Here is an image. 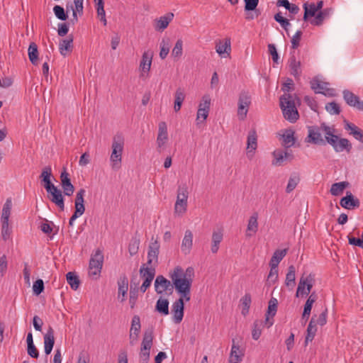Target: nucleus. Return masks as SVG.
Returning <instances> with one entry per match:
<instances>
[{
    "mask_svg": "<svg viewBox=\"0 0 363 363\" xmlns=\"http://www.w3.org/2000/svg\"><path fill=\"white\" fill-rule=\"evenodd\" d=\"M194 276V270L193 267H189L184 272L183 269L179 266L176 267L169 275L172 281L173 288H175L178 294L184 291L191 290Z\"/></svg>",
    "mask_w": 363,
    "mask_h": 363,
    "instance_id": "1",
    "label": "nucleus"
},
{
    "mask_svg": "<svg viewBox=\"0 0 363 363\" xmlns=\"http://www.w3.org/2000/svg\"><path fill=\"white\" fill-rule=\"evenodd\" d=\"M296 98L295 95L284 94L279 99L283 116L291 123H295L299 118V113L295 104Z\"/></svg>",
    "mask_w": 363,
    "mask_h": 363,
    "instance_id": "2",
    "label": "nucleus"
},
{
    "mask_svg": "<svg viewBox=\"0 0 363 363\" xmlns=\"http://www.w3.org/2000/svg\"><path fill=\"white\" fill-rule=\"evenodd\" d=\"M124 141L121 135H116L112 143V152L110 160L113 169H118L121 167L122 153L123 150Z\"/></svg>",
    "mask_w": 363,
    "mask_h": 363,
    "instance_id": "3",
    "label": "nucleus"
},
{
    "mask_svg": "<svg viewBox=\"0 0 363 363\" xmlns=\"http://www.w3.org/2000/svg\"><path fill=\"white\" fill-rule=\"evenodd\" d=\"M152 340L153 330L151 328L145 330L139 354L140 363H148L150 359V351L152 346Z\"/></svg>",
    "mask_w": 363,
    "mask_h": 363,
    "instance_id": "4",
    "label": "nucleus"
},
{
    "mask_svg": "<svg viewBox=\"0 0 363 363\" xmlns=\"http://www.w3.org/2000/svg\"><path fill=\"white\" fill-rule=\"evenodd\" d=\"M188 194L187 186L185 184L179 186L177 189V201L174 205L175 213L181 216L186 211Z\"/></svg>",
    "mask_w": 363,
    "mask_h": 363,
    "instance_id": "5",
    "label": "nucleus"
},
{
    "mask_svg": "<svg viewBox=\"0 0 363 363\" xmlns=\"http://www.w3.org/2000/svg\"><path fill=\"white\" fill-rule=\"evenodd\" d=\"M104 262V255L101 250H98L94 255L91 256L89 261V274L94 279H97L99 276Z\"/></svg>",
    "mask_w": 363,
    "mask_h": 363,
    "instance_id": "6",
    "label": "nucleus"
},
{
    "mask_svg": "<svg viewBox=\"0 0 363 363\" xmlns=\"http://www.w3.org/2000/svg\"><path fill=\"white\" fill-rule=\"evenodd\" d=\"M323 126L328 125L323 123L320 126H309L307 142L315 145H325V140L322 137V133L325 134Z\"/></svg>",
    "mask_w": 363,
    "mask_h": 363,
    "instance_id": "7",
    "label": "nucleus"
},
{
    "mask_svg": "<svg viewBox=\"0 0 363 363\" xmlns=\"http://www.w3.org/2000/svg\"><path fill=\"white\" fill-rule=\"evenodd\" d=\"M251 104V96L247 91L240 92L238 99V116L240 120H244Z\"/></svg>",
    "mask_w": 363,
    "mask_h": 363,
    "instance_id": "8",
    "label": "nucleus"
},
{
    "mask_svg": "<svg viewBox=\"0 0 363 363\" xmlns=\"http://www.w3.org/2000/svg\"><path fill=\"white\" fill-rule=\"evenodd\" d=\"M329 83L321 82L317 78L311 81V87L316 94H321L327 96H335V90L328 87Z\"/></svg>",
    "mask_w": 363,
    "mask_h": 363,
    "instance_id": "9",
    "label": "nucleus"
},
{
    "mask_svg": "<svg viewBox=\"0 0 363 363\" xmlns=\"http://www.w3.org/2000/svg\"><path fill=\"white\" fill-rule=\"evenodd\" d=\"M274 160H272V165L282 166L286 162H291L294 159V155L291 151L284 150L281 149L275 150L272 152Z\"/></svg>",
    "mask_w": 363,
    "mask_h": 363,
    "instance_id": "10",
    "label": "nucleus"
},
{
    "mask_svg": "<svg viewBox=\"0 0 363 363\" xmlns=\"http://www.w3.org/2000/svg\"><path fill=\"white\" fill-rule=\"evenodd\" d=\"M211 105V99L209 96L205 95L203 96L201 101L199 104V109L197 111L196 121L197 125L206 121L208 116Z\"/></svg>",
    "mask_w": 363,
    "mask_h": 363,
    "instance_id": "11",
    "label": "nucleus"
},
{
    "mask_svg": "<svg viewBox=\"0 0 363 363\" xmlns=\"http://www.w3.org/2000/svg\"><path fill=\"white\" fill-rule=\"evenodd\" d=\"M46 191L50 201L55 203L61 211H64L65 202L62 191L57 186H53Z\"/></svg>",
    "mask_w": 363,
    "mask_h": 363,
    "instance_id": "12",
    "label": "nucleus"
},
{
    "mask_svg": "<svg viewBox=\"0 0 363 363\" xmlns=\"http://www.w3.org/2000/svg\"><path fill=\"white\" fill-rule=\"evenodd\" d=\"M342 96L347 105L363 111V101H361L358 96L348 89H345L342 91Z\"/></svg>",
    "mask_w": 363,
    "mask_h": 363,
    "instance_id": "13",
    "label": "nucleus"
},
{
    "mask_svg": "<svg viewBox=\"0 0 363 363\" xmlns=\"http://www.w3.org/2000/svg\"><path fill=\"white\" fill-rule=\"evenodd\" d=\"M61 186L63 193L65 196H70L74 191V186L69 179V174L67 172L66 167H63V171L60 174Z\"/></svg>",
    "mask_w": 363,
    "mask_h": 363,
    "instance_id": "14",
    "label": "nucleus"
},
{
    "mask_svg": "<svg viewBox=\"0 0 363 363\" xmlns=\"http://www.w3.org/2000/svg\"><path fill=\"white\" fill-rule=\"evenodd\" d=\"M152 57L153 52L150 50H146L143 53L139 65V69L141 72L140 77H144L145 73H148L150 72Z\"/></svg>",
    "mask_w": 363,
    "mask_h": 363,
    "instance_id": "15",
    "label": "nucleus"
},
{
    "mask_svg": "<svg viewBox=\"0 0 363 363\" xmlns=\"http://www.w3.org/2000/svg\"><path fill=\"white\" fill-rule=\"evenodd\" d=\"M155 289L158 294L173 289V284L162 275H158L155 281Z\"/></svg>",
    "mask_w": 363,
    "mask_h": 363,
    "instance_id": "16",
    "label": "nucleus"
},
{
    "mask_svg": "<svg viewBox=\"0 0 363 363\" xmlns=\"http://www.w3.org/2000/svg\"><path fill=\"white\" fill-rule=\"evenodd\" d=\"M160 247V243L157 240L155 241H152L150 243L147 252V262L146 264L147 265L152 267V264L153 263H157Z\"/></svg>",
    "mask_w": 363,
    "mask_h": 363,
    "instance_id": "17",
    "label": "nucleus"
},
{
    "mask_svg": "<svg viewBox=\"0 0 363 363\" xmlns=\"http://www.w3.org/2000/svg\"><path fill=\"white\" fill-rule=\"evenodd\" d=\"M184 303L182 298L176 300L172 306L173 320L175 323H180L184 317Z\"/></svg>",
    "mask_w": 363,
    "mask_h": 363,
    "instance_id": "18",
    "label": "nucleus"
},
{
    "mask_svg": "<svg viewBox=\"0 0 363 363\" xmlns=\"http://www.w3.org/2000/svg\"><path fill=\"white\" fill-rule=\"evenodd\" d=\"M86 191L84 189H80L76 194L75 200H74V215H76L79 217L82 216L85 211V206H84V196L85 195Z\"/></svg>",
    "mask_w": 363,
    "mask_h": 363,
    "instance_id": "19",
    "label": "nucleus"
},
{
    "mask_svg": "<svg viewBox=\"0 0 363 363\" xmlns=\"http://www.w3.org/2000/svg\"><path fill=\"white\" fill-rule=\"evenodd\" d=\"M340 204L344 208L353 209L359 207L360 202L350 191H347L346 196L340 199Z\"/></svg>",
    "mask_w": 363,
    "mask_h": 363,
    "instance_id": "20",
    "label": "nucleus"
},
{
    "mask_svg": "<svg viewBox=\"0 0 363 363\" xmlns=\"http://www.w3.org/2000/svg\"><path fill=\"white\" fill-rule=\"evenodd\" d=\"M43 340L44 350L47 357L48 355L51 353L55 345L54 330L52 327H49L47 333L44 335ZM45 362H47V359H45Z\"/></svg>",
    "mask_w": 363,
    "mask_h": 363,
    "instance_id": "21",
    "label": "nucleus"
},
{
    "mask_svg": "<svg viewBox=\"0 0 363 363\" xmlns=\"http://www.w3.org/2000/svg\"><path fill=\"white\" fill-rule=\"evenodd\" d=\"M118 299L121 302L125 300L127 291L128 289V279L126 275L123 274L118 280Z\"/></svg>",
    "mask_w": 363,
    "mask_h": 363,
    "instance_id": "22",
    "label": "nucleus"
},
{
    "mask_svg": "<svg viewBox=\"0 0 363 363\" xmlns=\"http://www.w3.org/2000/svg\"><path fill=\"white\" fill-rule=\"evenodd\" d=\"M277 305L278 301L277 298H272L269 300L265 319V324L267 325V328L271 327L274 323L273 320H270V318H272L276 315L277 311Z\"/></svg>",
    "mask_w": 363,
    "mask_h": 363,
    "instance_id": "23",
    "label": "nucleus"
},
{
    "mask_svg": "<svg viewBox=\"0 0 363 363\" xmlns=\"http://www.w3.org/2000/svg\"><path fill=\"white\" fill-rule=\"evenodd\" d=\"M289 66L290 68L291 74L293 75L296 79H298L302 72L301 63L299 60H296L294 54L291 55L289 60Z\"/></svg>",
    "mask_w": 363,
    "mask_h": 363,
    "instance_id": "24",
    "label": "nucleus"
},
{
    "mask_svg": "<svg viewBox=\"0 0 363 363\" xmlns=\"http://www.w3.org/2000/svg\"><path fill=\"white\" fill-rule=\"evenodd\" d=\"M216 51L221 57H228L230 55L231 45L230 39L225 38V43L219 41L216 45Z\"/></svg>",
    "mask_w": 363,
    "mask_h": 363,
    "instance_id": "25",
    "label": "nucleus"
},
{
    "mask_svg": "<svg viewBox=\"0 0 363 363\" xmlns=\"http://www.w3.org/2000/svg\"><path fill=\"white\" fill-rule=\"evenodd\" d=\"M52 168L50 166L45 167L40 175V179L45 190H48L52 186H55L51 182Z\"/></svg>",
    "mask_w": 363,
    "mask_h": 363,
    "instance_id": "26",
    "label": "nucleus"
},
{
    "mask_svg": "<svg viewBox=\"0 0 363 363\" xmlns=\"http://www.w3.org/2000/svg\"><path fill=\"white\" fill-rule=\"evenodd\" d=\"M193 245V233L190 230L185 231L184 237L182 240L181 249L185 254H189Z\"/></svg>",
    "mask_w": 363,
    "mask_h": 363,
    "instance_id": "27",
    "label": "nucleus"
},
{
    "mask_svg": "<svg viewBox=\"0 0 363 363\" xmlns=\"http://www.w3.org/2000/svg\"><path fill=\"white\" fill-rule=\"evenodd\" d=\"M325 129V140L330 144L335 150V145H337L339 137L334 134L335 129L330 126H323Z\"/></svg>",
    "mask_w": 363,
    "mask_h": 363,
    "instance_id": "28",
    "label": "nucleus"
},
{
    "mask_svg": "<svg viewBox=\"0 0 363 363\" xmlns=\"http://www.w3.org/2000/svg\"><path fill=\"white\" fill-rule=\"evenodd\" d=\"M258 214L254 213L249 218L247 228L246 230V236L252 237L258 230Z\"/></svg>",
    "mask_w": 363,
    "mask_h": 363,
    "instance_id": "29",
    "label": "nucleus"
},
{
    "mask_svg": "<svg viewBox=\"0 0 363 363\" xmlns=\"http://www.w3.org/2000/svg\"><path fill=\"white\" fill-rule=\"evenodd\" d=\"M223 238V234L221 230H217L213 232L211 247L212 253L216 254L218 252L219 249V245L222 242Z\"/></svg>",
    "mask_w": 363,
    "mask_h": 363,
    "instance_id": "30",
    "label": "nucleus"
},
{
    "mask_svg": "<svg viewBox=\"0 0 363 363\" xmlns=\"http://www.w3.org/2000/svg\"><path fill=\"white\" fill-rule=\"evenodd\" d=\"M345 128L350 131V135H352L356 140L363 143V131L357 125L352 123L345 121Z\"/></svg>",
    "mask_w": 363,
    "mask_h": 363,
    "instance_id": "31",
    "label": "nucleus"
},
{
    "mask_svg": "<svg viewBox=\"0 0 363 363\" xmlns=\"http://www.w3.org/2000/svg\"><path fill=\"white\" fill-rule=\"evenodd\" d=\"M167 140V128L165 122H160L158 125V135L157 143L160 147L164 145Z\"/></svg>",
    "mask_w": 363,
    "mask_h": 363,
    "instance_id": "32",
    "label": "nucleus"
},
{
    "mask_svg": "<svg viewBox=\"0 0 363 363\" xmlns=\"http://www.w3.org/2000/svg\"><path fill=\"white\" fill-rule=\"evenodd\" d=\"M140 274L144 280L152 282L155 275V269L148 265L145 267L144 264L140 269Z\"/></svg>",
    "mask_w": 363,
    "mask_h": 363,
    "instance_id": "33",
    "label": "nucleus"
},
{
    "mask_svg": "<svg viewBox=\"0 0 363 363\" xmlns=\"http://www.w3.org/2000/svg\"><path fill=\"white\" fill-rule=\"evenodd\" d=\"M294 131L288 129L286 130L284 133L282 135L283 143L282 145L285 148H289L293 146L296 142V138H294Z\"/></svg>",
    "mask_w": 363,
    "mask_h": 363,
    "instance_id": "34",
    "label": "nucleus"
},
{
    "mask_svg": "<svg viewBox=\"0 0 363 363\" xmlns=\"http://www.w3.org/2000/svg\"><path fill=\"white\" fill-rule=\"evenodd\" d=\"M315 315L312 317L308 325L307 335L305 339V345H307L309 342H311L313 340L317 332V326L315 324Z\"/></svg>",
    "mask_w": 363,
    "mask_h": 363,
    "instance_id": "35",
    "label": "nucleus"
},
{
    "mask_svg": "<svg viewBox=\"0 0 363 363\" xmlns=\"http://www.w3.org/2000/svg\"><path fill=\"white\" fill-rule=\"evenodd\" d=\"M257 136L256 131L255 130H252L249 132L248 136H247V153L250 152H253L257 149Z\"/></svg>",
    "mask_w": 363,
    "mask_h": 363,
    "instance_id": "36",
    "label": "nucleus"
},
{
    "mask_svg": "<svg viewBox=\"0 0 363 363\" xmlns=\"http://www.w3.org/2000/svg\"><path fill=\"white\" fill-rule=\"evenodd\" d=\"M155 311L162 315H167L169 314V301L166 298L160 297L156 303Z\"/></svg>",
    "mask_w": 363,
    "mask_h": 363,
    "instance_id": "37",
    "label": "nucleus"
},
{
    "mask_svg": "<svg viewBox=\"0 0 363 363\" xmlns=\"http://www.w3.org/2000/svg\"><path fill=\"white\" fill-rule=\"evenodd\" d=\"M286 253H287V249L277 250L274 252V254L270 259L269 265L278 267L279 262L286 256Z\"/></svg>",
    "mask_w": 363,
    "mask_h": 363,
    "instance_id": "38",
    "label": "nucleus"
},
{
    "mask_svg": "<svg viewBox=\"0 0 363 363\" xmlns=\"http://www.w3.org/2000/svg\"><path fill=\"white\" fill-rule=\"evenodd\" d=\"M174 18L172 13H168L166 15L161 16L157 21L156 29L164 30L165 29L169 23L172 21Z\"/></svg>",
    "mask_w": 363,
    "mask_h": 363,
    "instance_id": "39",
    "label": "nucleus"
},
{
    "mask_svg": "<svg viewBox=\"0 0 363 363\" xmlns=\"http://www.w3.org/2000/svg\"><path fill=\"white\" fill-rule=\"evenodd\" d=\"M317 299L318 294L315 291L312 292L304 305L303 315L305 317L307 316V315L311 314L313 304L317 301Z\"/></svg>",
    "mask_w": 363,
    "mask_h": 363,
    "instance_id": "40",
    "label": "nucleus"
},
{
    "mask_svg": "<svg viewBox=\"0 0 363 363\" xmlns=\"http://www.w3.org/2000/svg\"><path fill=\"white\" fill-rule=\"evenodd\" d=\"M331 9H325L320 11L316 15L315 18L311 21V23L315 26H320L323 21L328 18L330 14Z\"/></svg>",
    "mask_w": 363,
    "mask_h": 363,
    "instance_id": "41",
    "label": "nucleus"
},
{
    "mask_svg": "<svg viewBox=\"0 0 363 363\" xmlns=\"http://www.w3.org/2000/svg\"><path fill=\"white\" fill-rule=\"evenodd\" d=\"M349 186L347 182H341L332 184L330 192L333 196H339Z\"/></svg>",
    "mask_w": 363,
    "mask_h": 363,
    "instance_id": "42",
    "label": "nucleus"
},
{
    "mask_svg": "<svg viewBox=\"0 0 363 363\" xmlns=\"http://www.w3.org/2000/svg\"><path fill=\"white\" fill-rule=\"evenodd\" d=\"M12 207V201L11 199H7L4 204L2 213L1 217V222L9 223V217L11 215V210Z\"/></svg>",
    "mask_w": 363,
    "mask_h": 363,
    "instance_id": "43",
    "label": "nucleus"
},
{
    "mask_svg": "<svg viewBox=\"0 0 363 363\" xmlns=\"http://www.w3.org/2000/svg\"><path fill=\"white\" fill-rule=\"evenodd\" d=\"M28 57L31 63L34 65L38 64V46L35 43H30L28 48Z\"/></svg>",
    "mask_w": 363,
    "mask_h": 363,
    "instance_id": "44",
    "label": "nucleus"
},
{
    "mask_svg": "<svg viewBox=\"0 0 363 363\" xmlns=\"http://www.w3.org/2000/svg\"><path fill=\"white\" fill-rule=\"evenodd\" d=\"M67 11H65V9L59 5H56L53 7V12L56 16V18L60 21H66L68 18L69 12V5H67Z\"/></svg>",
    "mask_w": 363,
    "mask_h": 363,
    "instance_id": "45",
    "label": "nucleus"
},
{
    "mask_svg": "<svg viewBox=\"0 0 363 363\" xmlns=\"http://www.w3.org/2000/svg\"><path fill=\"white\" fill-rule=\"evenodd\" d=\"M352 149V144L349 141V140L346 138H340L338 140L337 145L335 147V151L337 152H342L343 150H346L347 152H350Z\"/></svg>",
    "mask_w": 363,
    "mask_h": 363,
    "instance_id": "46",
    "label": "nucleus"
},
{
    "mask_svg": "<svg viewBox=\"0 0 363 363\" xmlns=\"http://www.w3.org/2000/svg\"><path fill=\"white\" fill-rule=\"evenodd\" d=\"M174 96H175V100H174V109L176 112H177L181 109L182 103L185 98V94H184V91L181 88H179L176 91Z\"/></svg>",
    "mask_w": 363,
    "mask_h": 363,
    "instance_id": "47",
    "label": "nucleus"
},
{
    "mask_svg": "<svg viewBox=\"0 0 363 363\" xmlns=\"http://www.w3.org/2000/svg\"><path fill=\"white\" fill-rule=\"evenodd\" d=\"M73 42V38L70 37L69 39L62 40L59 44L60 52L62 55L65 56L66 52L72 50V43Z\"/></svg>",
    "mask_w": 363,
    "mask_h": 363,
    "instance_id": "48",
    "label": "nucleus"
},
{
    "mask_svg": "<svg viewBox=\"0 0 363 363\" xmlns=\"http://www.w3.org/2000/svg\"><path fill=\"white\" fill-rule=\"evenodd\" d=\"M277 6L284 7L289 11V13L292 14H296L299 11L298 6L296 4H290L288 0H278L277 2Z\"/></svg>",
    "mask_w": 363,
    "mask_h": 363,
    "instance_id": "49",
    "label": "nucleus"
},
{
    "mask_svg": "<svg viewBox=\"0 0 363 363\" xmlns=\"http://www.w3.org/2000/svg\"><path fill=\"white\" fill-rule=\"evenodd\" d=\"M67 283L73 290H77L80 284L79 277L74 272H69L66 275Z\"/></svg>",
    "mask_w": 363,
    "mask_h": 363,
    "instance_id": "50",
    "label": "nucleus"
},
{
    "mask_svg": "<svg viewBox=\"0 0 363 363\" xmlns=\"http://www.w3.org/2000/svg\"><path fill=\"white\" fill-rule=\"evenodd\" d=\"M296 279V269L294 265H291L288 268V272L286 276L285 284L287 286H294Z\"/></svg>",
    "mask_w": 363,
    "mask_h": 363,
    "instance_id": "51",
    "label": "nucleus"
},
{
    "mask_svg": "<svg viewBox=\"0 0 363 363\" xmlns=\"http://www.w3.org/2000/svg\"><path fill=\"white\" fill-rule=\"evenodd\" d=\"M303 9H304V15H303V20L305 21H308V18L309 16L312 17L315 15V13L318 11L315 9V4H308L305 3L303 4Z\"/></svg>",
    "mask_w": 363,
    "mask_h": 363,
    "instance_id": "52",
    "label": "nucleus"
},
{
    "mask_svg": "<svg viewBox=\"0 0 363 363\" xmlns=\"http://www.w3.org/2000/svg\"><path fill=\"white\" fill-rule=\"evenodd\" d=\"M251 296L250 294H246L241 299L240 303L242 305V314L246 315L249 312V308L251 304Z\"/></svg>",
    "mask_w": 363,
    "mask_h": 363,
    "instance_id": "53",
    "label": "nucleus"
},
{
    "mask_svg": "<svg viewBox=\"0 0 363 363\" xmlns=\"http://www.w3.org/2000/svg\"><path fill=\"white\" fill-rule=\"evenodd\" d=\"M170 48V43L169 40L168 38L167 39H162L160 42V57L161 59L164 60L167 57Z\"/></svg>",
    "mask_w": 363,
    "mask_h": 363,
    "instance_id": "54",
    "label": "nucleus"
},
{
    "mask_svg": "<svg viewBox=\"0 0 363 363\" xmlns=\"http://www.w3.org/2000/svg\"><path fill=\"white\" fill-rule=\"evenodd\" d=\"M245 1V10L246 11H255V17H258L260 12L256 9L259 0H244Z\"/></svg>",
    "mask_w": 363,
    "mask_h": 363,
    "instance_id": "55",
    "label": "nucleus"
},
{
    "mask_svg": "<svg viewBox=\"0 0 363 363\" xmlns=\"http://www.w3.org/2000/svg\"><path fill=\"white\" fill-rule=\"evenodd\" d=\"M299 181L300 178L298 175L296 174H291L289 179L288 184L286 188V191L287 193L291 192L296 187Z\"/></svg>",
    "mask_w": 363,
    "mask_h": 363,
    "instance_id": "56",
    "label": "nucleus"
},
{
    "mask_svg": "<svg viewBox=\"0 0 363 363\" xmlns=\"http://www.w3.org/2000/svg\"><path fill=\"white\" fill-rule=\"evenodd\" d=\"M274 18L289 35V27L291 26L289 21L287 18H284L280 12L275 14Z\"/></svg>",
    "mask_w": 363,
    "mask_h": 363,
    "instance_id": "57",
    "label": "nucleus"
},
{
    "mask_svg": "<svg viewBox=\"0 0 363 363\" xmlns=\"http://www.w3.org/2000/svg\"><path fill=\"white\" fill-rule=\"evenodd\" d=\"M183 42L181 39L178 40L172 51V55L174 58L178 60L182 55Z\"/></svg>",
    "mask_w": 363,
    "mask_h": 363,
    "instance_id": "58",
    "label": "nucleus"
},
{
    "mask_svg": "<svg viewBox=\"0 0 363 363\" xmlns=\"http://www.w3.org/2000/svg\"><path fill=\"white\" fill-rule=\"evenodd\" d=\"M262 320H255L253 324V329L252 331V338L255 340H258L262 333Z\"/></svg>",
    "mask_w": 363,
    "mask_h": 363,
    "instance_id": "59",
    "label": "nucleus"
},
{
    "mask_svg": "<svg viewBox=\"0 0 363 363\" xmlns=\"http://www.w3.org/2000/svg\"><path fill=\"white\" fill-rule=\"evenodd\" d=\"M304 281L306 288V296H308L310 294L311 289L313 288L315 284V275L312 274H309L308 275L304 274Z\"/></svg>",
    "mask_w": 363,
    "mask_h": 363,
    "instance_id": "60",
    "label": "nucleus"
},
{
    "mask_svg": "<svg viewBox=\"0 0 363 363\" xmlns=\"http://www.w3.org/2000/svg\"><path fill=\"white\" fill-rule=\"evenodd\" d=\"M306 285H305L304 274H303L301 276V277L300 278V280H299V282L298 284V287H297V290H296V297L306 296Z\"/></svg>",
    "mask_w": 363,
    "mask_h": 363,
    "instance_id": "61",
    "label": "nucleus"
},
{
    "mask_svg": "<svg viewBox=\"0 0 363 363\" xmlns=\"http://www.w3.org/2000/svg\"><path fill=\"white\" fill-rule=\"evenodd\" d=\"M325 109L331 115H338L341 111L340 106L334 101L328 103Z\"/></svg>",
    "mask_w": 363,
    "mask_h": 363,
    "instance_id": "62",
    "label": "nucleus"
},
{
    "mask_svg": "<svg viewBox=\"0 0 363 363\" xmlns=\"http://www.w3.org/2000/svg\"><path fill=\"white\" fill-rule=\"evenodd\" d=\"M141 328L140 319L137 315H134L131 322V327L130 332L134 333H139Z\"/></svg>",
    "mask_w": 363,
    "mask_h": 363,
    "instance_id": "63",
    "label": "nucleus"
},
{
    "mask_svg": "<svg viewBox=\"0 0 363 363\" xmlns=\"http://www.w3.org/2000/svg\"><path fill=\"white\" fill-rule=\"evenodd\" d=\"M44 282L42 279H39L34 281L33 290L36 296L40 295L44 291Z\"/></svg>",
    "mask_w": 363,
    "mask_h": 363,
    "instance_id": "64",
    "label": "nucleus"
}]
</instances>
